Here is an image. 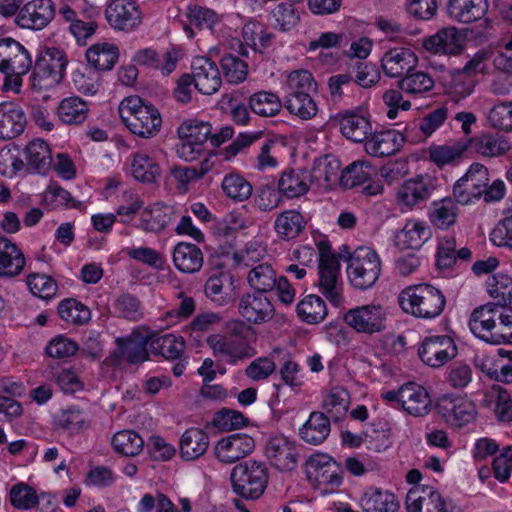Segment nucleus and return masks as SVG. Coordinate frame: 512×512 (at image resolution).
Wrapping results in <instances>:
<instances>
[{"instance_id": "obj_1", "label": "nucleus", "mask_w": 512, "mask_h": 512, "mask_svg": "<svg viewBox=\"0 0 512 512\" xmlns=\"http://www.w3.org/2000/svg\"><path fill=\"white\" fill-rule=\"evenodd\" d=\"M398 303L407 314L416 318L433 319L444 311L446 298L440 289L421 283L403 289L398 295Z\"/></svg>"}, {"instance_id": "obj_2", "label": "nucleus", "mask_w": 512, "mask_h": 512, "mask_svg": "<svg viewBox=\"0 0 512 512\" xmlns=\"http://www.w3.org/2000/svg\"><path fill=\"white\" fill-rule=\"evenodd\" d=\"M119 114L127 128L142 138L155 136L162 119L156 107L146 104L139 96L125 98L119 106Z\"/></svg>"}, {"instance_id": "obj_3", "label": "nucleus", "mask_w": 512, "mask_h": 512, "mask_svg": "<svg viewBox=\"0 0 512 512\" xmlns=\"http://www.w3.org/2000/svg\"><path fill=\"white\" fill-rule=\"evenodd\" d=\"M230 479L237 495L247 500H256L267 488L269 472L264 462L247 460L234 466Z\"/></svg>"}, {"instance_id": "obj_4", "label": "nucleus", "mask_w": 512, "mask_h": 512, "mask_svg": "<svg viewBox=\"0 0 512 512\" xmlns=\"http://www.w3.org/2000/svg\"><path fill=\"white\" fill-rule=\"evenodd\" d=\"M381 260L377 252L367 246H360L349 254L347 275L351 285L359 290L374 286L381 274Z\"/></svg>"}, {"instance_id": "obj_5", "label": "nucleus", "mask_w": 512, "mask_h": 512, "mask_svg": "<svg viewBox=\"0 0 512 512\" xmlns=\"http://www.w3.org/2000/svg\"><path fill=\"white\" fill-rule=\"evenodd\" d=\"M406 507L408 512H460L452 500L429 485L411 488L406 496Z\"/></svg>"}, {"instance_id": "obj_6", "label": "nucleus", "mask_w": 512, "mask_h": 512, "mask_svg": "<svg viewBox=\"0 0 512 512\" xmlns=\"http://www.w3.org/2000/svg\"><path fill=\"white\" fill-rule=\"evenodd\" d=\"M67 63L64 51L55 47L45 49L36 59L32 73L33 81H38L40 86L43 85L42 82H45V86L60 83L63 79Z\"/></svg>"}, {"instance_id": "obj_7", "label": "nucleus", "mask_w": 512, "mask_h": 512, "mask_svg": "<svg viewBox=\"0 0 512 512\" xmlns=\"http://www.w3.org/2000/svg\"><path fill=\"white\" fill-rule=\"evenodd\" d=\"M435 409L448 425L456 428L473 422L477 415L475 404L472 401L453 394L439 397Z\"/></svg>"}, {"instance_id": "obj_8", "label": "nucleus", "mask_w": 512, "mask_h": 512, "mask_svg": "<svg viewBox=\"0 0 512 512\" xmlns=\"http://www.w3.org/2000/svg\"><path fill=\"white\" fill-rule=\"evenodd\" d=\"M498 320V307L486 303L475 308L469 319L470 331L480 340L491 344H505V336L502 332L495 331Z\"/></svg>"}, {"instance_id": "obj_9", "label": "nucleus", "mask_w": 512, "mask_h": 512, "mask_svg": "<svg viewBox=\"0 0 512 512\" xmlns=\"http://www.w3.org/2000/svg\"><path fill=\"white\" fill-rule=\"evenodd\" d=\"M386 310L379 304H368L348 310L344 315L346 324L357 332L373 334L386 328Z\"/></svg>"}, {"instance_id": "obj_10", "label": "nucleus", "mask_w": 512, "mask_h": 512, "mask_svg": "<svg viewBox=\"0 0 512 512\" xmlns=\"http://www.w3.org/2000/svg\"><path fill=\"white\" fill-rule=\"evenodd\" d=\"M489 180L488 169L480 163H473L466 174L453 187L456 201L465 205L470 203L472 199L481 198Z\"/></svg>"}, {"instance_id": "obj_11", "label": "nucleus", "mask_w": 512, "mask_h": 512, "mask_svg": "<svg viewBox=\"0 0 512 512\" xmlns=\"http://www.w3.org/2000/svg\"><path fill=\"white\" fill-rule=\"evenodd\" d=\"M458 349L454 340L447 335L426 337L418 348L421 361L432 367L440 368L457 356Z\"/></svg>"}, {"instance_id": "obj_12", "label": "nucleus", "mask_w": 512, "mask_h": 512, "mask_svg": "<svg viewBox=\"0 0 512 512\" xmlns=\"http://www.w3.org/2000/svg\"><path fill=\"white\" fill-rule=\"evenodd\" d=\"M116 347L113 349L107 361L114 367H120L123 363L138 365L149 359V337H122L117 338Z\"/></svg>"}, {"instance_id": "obj_13", "label": "nucleus", "mask_w": 512, "mask_h": 512, "mask_svg": "<svg viewBox=\"0 0 512 512\" xmlns=\"http://www.w3.org/2000/svg\"><path fill=\"white\" fill-rule=\"evenodd\" d=\"M108 24L118 31H133L142 23V13L134 0H112L106 7Z\"/></svg>"}, {"instance_id": "obj_14", "label": "nucleus", "mask_w": 512, "mask_h": 512, "mask_svg": "<svg viewBox=\"0 0 512 512\" xmlns=\"http://www.w3.org/2000/svg\"><path fill=\"white\" fill-rule=\"evenodd\" d=\"M207 343L214 355L223 357L228 364H237L257 354L250 340L222 338L215 334L207 338Z\"/></svg>"}, {"instance_id": "obj_15", "label": "nucleus", "mask_w": 512, "mask_h": 512, "mask_svg": "<svg viewBox=\"0 0 512 512\" xmlns=\"http://www.w3.org/2000/svg\"><path fill=\"white\" fill-rule=\"evenodd\" d=\"M32 59L23 45L12 38L0 39V71L28 73Z\"/></svg>"}, {"instance_id": "obj_16", "label": "nucleus", "mask_w": 512, "mask_h": 512, "mask_svg": "<svg viewBox=\"0 0 512 512\" xmlns=\"http://www.w3.org/2000/svg\"><path fill=\"white\" fill-rule=\"evenodd\" d=\"M195 89L204 95L216 93L222 84L217 64L208 57H196L191 64Z\"/></svg>"}, {"instance_id": "obj_17", "label": "nucleus", "mask_w": 512, "mask_h": 512, "mask_svg": "<svg viewBox=\"0 0 512 512\" xmlns=\"http://www.w3.org/2000/svg\"><path fill=\"white\" fill-rule=\"evenodd\" d=\"M254 439L244 433H235L220 439L214 449L216 457L223 463H234L254 450Z\"/></svg>"}, {"instance_id": "obj_18", "label": "nucleus", "mask_w": 512, "mask_h": 512, "mask_svg": "<svg viewBox=\"0 0 512 512\" xmlns=\"http://www.w3.org/2000/svg\"><path fill=\"white\" fill-rule=\"evenodd\" d=\"M265 451L271 465L276 469L282 472H289L297 467V449L286 437L276 436L270 438L266 444Z\"/></svg>"}, {"instance_id": "obj_19", "label": "nucleus", "mask_w": 512, "mask_h": 512, "mask_svg": "<svg viewBox=\"0 0 512 512\" xmlns=\"http://www.w3.org/2000/svg\"><path fill=\"white\" fill-rule=\"evenodd\" d=\"M54 15L51 0H32L19 11L16 22L22 28L39 30L44 28Z\"/></svg>"}, {"instance_id": "obj_20", "label": "nucleus", "mask_w": 512, "mask_h": 512, "mask_svg": "<svg viewBox=\"0 0 512 512\" xmlns=\"http://www.w3.org/2000/svg\"><path fill=\"white\" fill-rule=\"evenodd\" d=\"M418 63L416 54L406 47H395L386 51L381 66L386 76L402 78L413 71Z\"/></svg>"}, {"instance_id": "obj_21", "label": "nucleus", "mask_w": 512, "mask_h": 512, "mask_svg": "<svg viewBox=\"0 0 512 512\" xmlns=\"http://www.w3.org/2000/svg\"><path fill=\"white\" fill-rule=\"evenodd\" d=\"M238 310L243 318L254 324L267 322L274 313L273 305L268 298L258 292L243 295L239 300Z\"/></svg>"}, {"instance_id": "obj_22", "label": "nucleus", "mask_w": 512, "mask_h": 512, "mask_svg": "<svg viewBox=\"0 0 512 512\" xmlns=\"http://www.w3.org/2000/svg\"><path fill=\"white\" fill-rule=\"evenodd\" d=\"M488 0H449L447 13L450 19L462 24L474 23L485 17Z\"/></svg>"}, {"instance_id": "obj_23", "label": "nucleus", "mask_w": 512, "mask_h": 512, "mask_svg": "<svg viewBox=\"0 0 512 512\" xmlns=\"http://www.w3.org/2000/svg\"><path fill=\"white\" fill-rule=\"evenodd\" d=\"M424 48L434 54L457 55L462 50L460 33L455 27H445L423 41Z\"/></svg>"}, {"instance_id": "obj_24", "label": "nucleus", "mask_w": 512, "mask_h": 512, "mask_svg": "<svg viewBox=\"0 0 512 512\" xmlns=\"http://www.w3.org/2000/svg\"><path fill=\"white\" fill-rule=\"evenodd\" d=\"M26 122L25 113L17 104H0V139L10 140L19 136L24 131Z\"/></svg>"}, {"instance_id": "obj_25", "label": "nucleus", "mask_w": 512, "mask_h": 512, "mask_svg": "<svg viewBox=\"0 0 512 512\" xmlns=\"http://www.w3.org/2000/svg\"><path fill=\"white\" fill-rule=\"evenodd\" d=\"M319 270V289L321 293L333 305L338 306L341 304L342 298V284L339 281L340 276V263L339 261H331L326 265H318Z\"/></svg>"}, {"instance_id": "obj_26", "label": "nucleus", "mask_w": 512, "mask_h": 512, "mask_svg": "<svg viewBox=\"0 0 512 512\" xmlns=\"http://www.w3.org/2000/svg\"><path fill=\"white\" fill-rule=\"evenodd\" d=\"M178 216L174 206L157 203L141 213L140 227L147 232L158 233L164 230Z\"/></svg>"}, {"instance_id": "obj_27", "label": "nucleus", "mask_w": 512, "mask_h": 512, "mask_svg": "<svg viewBox=\"0 0 512 512\" xmlns=\"http://www.w3.org/2000/svg\"><path fill=\"white\" fill-rule=\"evenodd\" d=\"M404 142V135L396 130L376 132L365 142L368 154L377 157L389 156L397 152Z\"/></svg>"}, {"instance_id": "obj_28", "label": "nucleus", "mask_w": 512, "mask_h": 512, "mask_svg": "<svg viewBox=\"0 0 512 512\" xmlns=\"http://www.w3.org/2000/svg\"><path fill=\"white\" fill-rule=\"evenodd\" d=\"M433 187L428 178L422 176L404 182L397 192V200L411 209L417 204L426 201Z\"/></svg>"}, {"instance_id": "obj_29", "label": "nucleus", "mask_w": 512, "mask_h": 512, "mask_svg": "<svg viewBox=\"0 0 512 512\" xmlns=\"http://www.w3.org/2000/svg\"><path fill=\"white\" fill-rule=\"evenodd\" d=\"M402 408L415 417H423L431 410V399L427 390L414 383L403 386V393L400 395Z\"/></svg>"}, {"instance_id": "obj_30", "label": "nucleus", "mask_w": 512, "mask_h": 512, "mask_svg": "<svg viewBox=\"0 0 512 512\" xmlns=\"http://www.w3.org/2000/svg\"><path fill=\"white\" fill-rule=\"evenodd\" d=\"M431 236V229L424 222L409 220L396 234L395 243L401 249H419Z\"/></svg>"}, {"instance_id": "obj_31", "label": "nucleus", "mask_w": 512, "mask_h": 512, "mask_svg": "<svg viewBox=\"0 0 512 512\" xmlns=\"http://www.w3.org/2000/svg\"><path fill=\"white\" fill-rule=\"evenodd\" d=\"M173 263L180 272L192 274L200 271L204 256L197 245L180 242L174 247Z\"/></svg>"}, {"instance_id": "obj_32", "label": "nucleus", "mask_w": 512, "mask_h": 512, "mask_svg": "<svg viewBox=\"0 0 512 512\" xmlns=\"http://www.w3.org/2000/svg\"><path fill=\"white\" fill-rule=\"evenodd\" d=\"M472 149L483 157H500L511 150L509 139L499 133H482L470 140Z\"/></svg>"}, {"instance_id": "obj_33", "label": "nucleus", "mask_w": 512, "mask_h": 512, "mask_svg": "<svg viewBox=\"0 0 512 512\" xmlns=\"http://www.w3.org/2000/svg\"><path fill=\"white\" fill-rule=\"evenodd\" d=\"M363 512H398L400 503L395 494L377 488H370L360 498Z\"/></svg>"}, {"instance_id": "obj_34", "label": "nucleus", "mask_w": 512, "mask_h": 512, "mask_svg": "<svg viewBox=\"0 0 512 512\" xmlns=\"http://www.w3.org/2000/svg\"><path fill=\"white\" fill-rule=\"evenodd\" d=\"M307 225L305 217L297 210H286L277 215L274 230L283 241L294 240L303 233Z\"/></svg>"}, {"instance_id": "obj_35", "label": "nucleus", "mask_w": 512, "mask_h": 512, "mask_svg": "<svg viewBox=\"0 0 512 512\" xmlns=\"http://www.w3.org/2000/svg\"><path fill=\"white\" fill-rule=\"evenodd\" d=\"M185 340L172 333L150 336L149 350L154 355H161L167 360H179L185 352Z\"/></svg>"}, {"instance_id": "obj_36", "label": "nucleus", "mask_w": 512, "mask_h": 512, "mask_svg": "<svg viewBox=\"0 0 512 512\" xmlns=\"http://www.w3.org/2000/svg\"><path fill=\"white\" fill-rule=\"evenodd\" d=\"M330 418L323 412L314 411L299 429L301 439L311 445H319L330 434Z\"/></svg>"}, {"instance_id": "obj_37", "label": "nucleus", "mask_w": 512, "mask_h": 512, "mask_svg": "<svg viewBox=\"0 0 512 512\" xmlns=\"http://www.w3.org/2000/svg\"><path fill=\"white\" fill-rule=\"evenodd\" d=\"M209 436L199 428L187 429L180 439V455L186 461L196 460L207 451Z\"/></svg>"}, {"instance_id": "obj_38", "label": "nucleus", "mask_w": 512, "mask_h": 512, "mask_svg": "<svg viewBox=\"0 0 512 512\" xmlns=\"http://www.w3.org/2000/svg\"><path fill=\"white\" fill-rule=\"evenodd\" d=\"M25 266V257L21 250L6 238L0 237V275L14 277Z\"/></svg>"}, {"instance_id": "obj_39", "label": "nucleus", "mask_w": 512, "mask_h": 512, "mask_svg": "<svg viewBox=\"0 0 512 512\" xmlns=\"http://www.w3.org/2000/svg\"><path fill=\"white\" fill-rule=\"evenodd\" d=\"M310 465L314 468V477L319 485L335 488L342 484L343 469L334 459L321 456L312 460Z\"/></svg>"}, {"instance_id": "obj_40", "label": "nucleus", "mask_w": 512, "mask_h": 512, "mask_svg": "<svg viewBox=\"0 0 512 512\" xmlns=\"http://www.w3.org/2000/svg\"><path fill=\"white\" fill-rule=\"evenodd\" d=\"M27 169L38 174H46L52 164L48 144L40 139L31 141L24 150Z\"/></svg>"}, {"instance_id": "obj_41", "label": "nucleus", "mask_w": 512, "mask_h": 512, "mask_svg": "<svg viewBox=\"0 0 512 512\" xmlns=\"http://www.w3.org/2000/svg\"><path fill=\"white\" fill-rule=\"evenodd\" d=\"M89 112L86 101L78 96H71L60 101L57 115L60 121L67 125H79L83 123Z\"/></svg>"}, {"instance_id": "obj_42", "label": "nucleus", "mask_w": 512, "mask_h": 512, "mask_svg": "<svg viewBox=\"0 0 512 512\" xmlns=\"http://www.w3.org/2000/svg\"><path fill=\"white\" fill-rule=\"evenodd\" d=\"M118 57V47L106 42L94 44L86 51L88 63L98 71L111 70Z\"/></svg>"}, {"instance_id": "obj_43", "label": "nucleus", "mask_w": 512, "mask_h": 512, "mask_svg": "<svg viewBox=\"0 0 512 512\" xmlns=\"http://www.w3.org/2000/svg\"><path fill=\"white\" fill-rule=\"evenodd\" d=\"M340 130L344 137L354 142H362L371 134L372 127L367 118L354 112H346L340 119Z\"/></svg>"}, {"instance_id": "obj_44", "label": "nucleus", "mask_w": 512, "mask_h": 512, "mask_svg": "<svg viewBox=\"0 0 512 512\" xmlns=\"http://www.w3.org/2000/svg\"><path fill=\"white\" fill-rule=\"evenodd\" d=\"M488 294L493 298L490 304L500 308L512 305V277L498 273L487 282Z\"/></svg>"}, {"instance_id": "obj_45", "label": "nucleus", "mask_w": 512, "mask_h": 512, "mask_svg": "<svg viewBox=\"0 0 512 512\" xmlns=\"http://www.w3.org/2000/svg\"><path fill=\"white\" fill-rule=\"evenodd\" d=\"M133 177L142 183H155L161 176L159 164L147 154L135 153L131 164Z\"/></svg>"}, {"instance_id": "obj_46", "label": "nucleus", "mask_w": 512, "mask_h": 512, "mask_svg": "<svg viewBox=\"0 0 512 512\" xmlns=\"http://www.w3.org/2000/svg\"><path fill=\"white\" fill-rule=\"evenodd\" d=\"M242 36L248 46L252 47L255 52L260 53L272 45L274 38V34L268 32L262 23L255 21H250L244 25Z\"/></svg>"}, {"instance_id": "obj_47", "label": "nucleus", "mask_w": 512, "mask_h": 512, "mask_svg": "<svg viewBox=\"0 0 512 512\" xmlns=\"http://www.w3.org/2000/svg\"><path fill=\"white\" fill-rule=\"evenodd\" d=\"M483 59L484 57L482 55L476 54L461 70H457L453 80V90L455 94L466 97L472 93L474 84L470 76L480 71V65Z\"/></svg>"}, {"instance_id": "obj_48", "label": "nucleus", "mask_w": 512, "mask_h": 512, "mask_svg": "<svg viewBox=\"0 0 512 512\" xmlns=\"http://www.w3.org/2000/svg\"><path fill=\"white\" fill-rule=\"evenodd\" d=\"M211 131L209 122L198 119H186L177 128L179 139H186L203 147L211 136Z\"/></svg>"}, {"instance_id": "obj_49", "label": "nucleus", "mask_w": 512, "mask_h": 512, "mask_svg": "<svg viewBox=\"0 0 512 512\" xmlns=\"http://www.w3.org/2000/svg\"><path fill=\"white\" fill-rule=\"evenodd\" d=\"M467 146L461 142L444 145H431L428 148L429 159L438 167L460 161Z\"/></svg>"}, {"instance_id": "obj_50", "label": "nucleus", "mask_w": 512, "mask_h": 512, "mask_svg": "<svg viewBox=\"0 0 512 512\" xmlns=\"http://www.w3.org/2000/svg\"><path fill=\"white\" fill-rule=\"evenodd\" d=\"M247 280L255 292L261 294L273 291L277 285L276 273L268 263H261L251 269Z\"/></svg>"}, {"instance_id": "obj_51", "label": "nucleus", "mask_w": 512, "mask_h": 512, "mask_svg": "<svg viewBox=\"0 0 512 512\" xmlns=\"http://www.w3.org/2000/svg\"><path fill=\"white\" fill-rule=\"evenodd\" d=\"M248 104L252 112L262 117L275 116L282 108L279 97L268 91H259L252 94L249 97Z\"/></svg>"}, {"instance_id": "obj_52", "label": "nucleus", "mask_w": 512, "mask_h": 512, "mask_svg": "<svg viewBox=\"0 0 512 512\" xmlns=\"http://www.w3.org/2000/svg\"><path fill=\"white\" fill-rule=\"evenodd\" d=\"M310 186L306 175L293 169L284 171L278 181L279 192L287 198H297L306 194Z\"/></svg>"}, {"instance_id": "obj_53", "label": "nucleus", "mask_w": 512, "mask_h": 512, "mask_svg": "<svg viewBox=\"0 0 512 512\" xmlns=\"http://www.w3.org/2000/svg\"><path fill=\"white\" fill-rule=\"evenodd\" d=\"M111 444L117 453L132 457L143 450L144 440L133 430H122L114 434Z\"/></svg>"}, {"instance_id": "obj_54", "label": "nucleus", "mask_w": 512, "mask_h": 512, "mask_svg": "<svg viewBox=\"0 0 512 512\" xmlns=\"http://www.w3.org/2000/svg\"><path fill=\"white\" fill-rule=\"evenodd\" d=\"M299 317L310 324L322 322L327 315L325 302L317 295H308L297 305Z\"/></svg>"}, {"instance_id": "obj_55", "label": "nucleus", "mask_w": 512, "mask_h": 512, "mask_svg": "<svg viewBox=\"0 0 512 512\" xmlns=\"http://www.w3.org/2000/svg\"><path fill=\"white\" fill-rule=\"evenodd\" d=\"M284 107L300 119L309 120L318 111L317 105L310 93L288 94L284 100Z\"/></svg>"}, {"instance_id": "obj_56", "label": "nucleus", "mask_w": 512, "mask_h": 512, "mask_svg": "<svg viewBox=\"0 0 512 512\" xmlns=\"http://www.w3.org/2000/svg\"><path fill=\"white\" fill-rule=\"evenodd\" d=\"M57 309L60 318L70 324L81 325L91 317L89 308L73 298L62 300Z\"/></svg>"}, {"instance_id": "obj_57", "label": "nucleus", "mask_w": 512, "mask_h": 512, "mask_svg": "<svg viewBox=\"0 0 512 512\" xmlns=\"http://www.w3.org/2000/svg\"><path fill=\"white\" fill-rule=\"evenodd\" d=\"M458 215V207L451 199H443L433 204L430 212V221L440 229H447L454 225Z\"/></svg>"}, {"instance_id": "obj_58", "label": "nucleus", "mask_w": 512, "mask_h": 512, "mask_svg": "<svg viewBox=\"0 0 512 512\" xmlns=\"http://www.w3.org/2000/svg\"><path fill=\"white\" fill-rule=\"evenodd\" d=\"M221 187L225 195L235 201L247 200L252 194V185L238 173L225 175Z\"/></svg>"}, {"instance_id": "obj_59", "label": "nucleus", "mask_w": 512, "mask_h": 512, "mask_svg": "<svg viewBox=\"0 0 512 512\" xmlns=\"http://www.w3.org/2000/svg\"><path fill=\"white\" fill-rule=\"evenodd\" d=\"M373 166L367 161H356L343 170L340 182L345 188H353L365 183L374 172Z\"/></svg>"}, {"instance_id": "obj_60", "label": "nucleus", "mask_w": 512, "mask_h": 512, "mask_svg": "<svg viewBox=\"0 0 512 512\" xmlns=\"http://www.w3.org/2000/svg\"><path fill=\"white\" fill-rule=\"evenodd\" d=\"M348 393L344 389H334L323 402V408L330 420H342L348 410Z\"/></svg>"}, {"instance_id": "obj_61", "label": "nucleus", "mask_w": 512, "mask_h": 512, "mask_svg": "<svg viewBox=\"0 0 512 512\" xmlns=\"http://www.w3.org/2000/svg\"><path fill=\"white\" fill-rule=\"evenodd\" d=\"M399 89L408 94H420L431 90L434 80L425 72H409L399 81Z\"/></svg>"}, {"instance_id": "obj_62", "label": "nucleus", "mask_w": 512, "mask_h": 512, "mask_svg": "<svg viewBox=\"0 0 512 512\" xmlns=\"http://www.w3.org/2000/svg\"><path fill=\"white\" fill-rule=\"evenodd\" d=\"M221 68L225 79L232 84L243 82L248 73V65L238 56L225 54L221 59Z\"/></svg>"}, {"instance_id": "obj_63", "label": "nucleus", "mask_w": 512, "mask_h": 512, "mask_svg": "<svg viewBox=\"0 0 512 512\" xmlns=\"http://www.w3.org/2000/svg\"><path fill=\"white\" fill-rule=\"evenodd\" d=\"M27 285L33 295L49 300L53 298L58 290L56 281L44 274H31L27 278Z\"/></svg>"}, {"instance_id": "obj_64", "label": "nucleus", "mask_w": 512, "mask_h": 512, "mask_svg": "<svg viewBox=\"0 0 512 512\" xmlns=\"http://www.w3.org/2000/svg\"><path fill=\"white\" fill-rule=\"evenodd\" d=\"M488 122L495 129L512 131V102L495 104L489 111Z\"/></svg>"}]
</instances>
